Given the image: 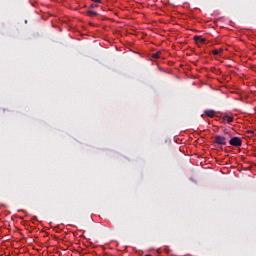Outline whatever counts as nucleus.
I'll list each match as a JSON object with an SVG mask.
<instances>
[{
  "label": "nucleus",
  "mask_w": 256,
  "mask_h": 256,
  "mask_svg": "<svg viewBox=\"0 0 256 256\" xmlns=\"http://www.w3.org/2000/svg\"><path fill=\"white\" fill-rule=\"evenodd\" d=\"M223 121H226L227 123H233V117L231 116H224Z\"/></svg>",
  "instance_id": "nucleus-5"
},
{
  "label": "nucleus",
  "mask_w": 256,
  "mask_h": 256,
  "mask_svg": "<svg viewBox=\"0 0 256 256\" xmlns=\"http://www.w3.org/2000/svg\"><path fill=\"white\" fill-rule=\"evenodd\" d=\"M227 136H229L227 133L224 136L215 135L214 143H216V145H227Z\"/></svg>",
  "instance_id": "nucleus-1"
},
{
  "label": "nucleus",
  "mask_w": 256,
  "mask_h": 256,
  "mask_svg": "<svg viewBox=\"0 0 256 256\" xmlns=\"http://www.w3.org/2000/svg\"><path fill=\"white\" fill-rule=\"evenodd\" d=\"M215 113H217L215 110H205L204 114L207 117H210L211 119H213V117H215Z\"/></svg>",
  "instance_id": "nucleus-3"
},
{
  "label": "nucleus",
  "mask_w": 256,
  "mask_h": 256,
  "mask_svg": "<svg viewBox=\"0 0 256 256\" xmlns=\"http://www.w3.org/2000/svg\"><path fill=\"white\" fill-rule=\"evenodd\" d=\"M94 3H101V0H94Z\"/></svg>",
  "instance_id": "nucleus-10"
},
{
  "label": "nucleus",
  "mask_w": 256,
  "mask_h": 256,
  "mask_svg": "<svg viewBox=\"0 0 256 256\" xmlns=\"http://www.w3.org/2000/svg\"><path fill=\"white\" fill-rule=\"evenodd\" d=\"M153 59H160L161 58V52H156L152 54Z\"/></svg>",
  "instance_id": "nucleus-8"
},
{
  "label": "nucleus",
  "mask_w": 256,
  "mask_h": 256,
  "mask_svg": "<svg viewBox=\"0 0 256 256\" xmlns=\"http://www.w3.org/2000/svg\"><path fill=\"white\" fill-rule=\"evenodd\" d=\"M229 144L232 145V147H241V145H243V140L239 137H232L229 140Z\"/></svg>",
  "instance_id": "nucleus-2"
},
{
  "label": "nucleus",
  "mask_w": 256,
  "mask_h": 256,
  "mask_svg": "<svg viewBox=\"0 0 256 256\" xmlns=\"http://www.w3.org/2000/svg\"><path fill=\"white\" fill-rule=\"evenodd\" d=\"M248 133H253V131H248Z\"/></svg>",
  "instance_id": "nucleus-11"
},
{
  "label": "nucleus",
  "mask_w": 256,
  "mask_h": 256,
  "mask_svg": "<svg viewBox=\"0 0 256 256\" xmlns=\"http://www.w3.org/2000/svg\"><path fill=\"white\" fill-rule=\"evenodd\" d=\"M194 41L196 43H207V39L203 38L202 36H195Z\"/></svg>",
  "instance_id": "nucleus-4"
},
{
  "label": "nucleus",
  "mask_w": 256,
  "mask_h": 256,
  "mask_svg": "<svg viewBox=\"0 0 256 256\" xmlns=\"http://www.w3.org/2000/svg\"><path fill=\"white\" fill-rule=\"evenodd\" d=\"M87 15L89 17H95L97 15V11H93V10H88L87 11Z\"/></svg>",
  "instance_id": "nucleus-6"
},
{
  "label": "nucleus",
  "mask_w": 256,
  "mask_h": 256,
  "mask_svg": "<svg viewBox=\"0 0 256 256\" xmlns=\"http://www.w3.org/2000/svg\"><path fill=\"white\" fill-rule=\"evenodd\" d=\"M213 55H221L223 53V48L215 49L212 51Z\"/></svg>",
  "instance_id": "nucleus-7"
},
{
  "label": "nucleus",
  "mask_w": 256,
  "mask_h": 256,
  "mask_svg": "<svg viewBox=\"0 0 256 256\" xmlns=\"http://www.w3.org/2000/svg\"><path fill=\"white\" fill-rule=\"evenodd\" d=\"M96 7H99V5H97V4H91V5H90V8H91V9H95Z\"/></svg>",
  "instance_id": "nucleus-9"
}]
</instances>
